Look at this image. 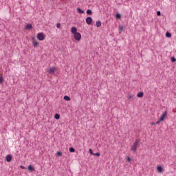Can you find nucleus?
Masks as SVG:
<instances>
[{
  "mask_svg": "<svg viewBox=\"0 0 176 176\" xmlns=\"http://www.w3.org/2000/svg\"><path fill=\"white\" fill-rule=\"evenodd\" d=\"M56 155H57V156H63V153H61V152H60V151H58V152L56 153Z\"/></svg>",
  "mask_w": 176,
  "mask_h": 176,
  "instance_id": "nucleus-22",
  "label": "nucleus"
},
{
  "mask_svg": "<svg viewBox=\"0 0 176 176\" xmlns=\"http://www.w3.org/2000/svg\"><path fill=\"white\" fill-rule=\"evenodd\" d=\"M127 98L128 100H131V98H133V96L131 95H128Z\"/></svg>",
  "mask_w": 176,
  "mask_h": 176,
  "instance_id": "nucleus-27",
  "label": "nucleus"
},
{
  "mask_svg": "<svg viewBox=\"0 0 176 176\" xmlns=\"http://www.w3.org/2000/svg\"><path fill=\"white\" fill-rule=\"evenodd\" d=\"M85 21L88 25H90L91 24V22L93 21V19H91V16H88L86 18Z\"/></svg>",
  "mask_w": 176,
  "mask_h": 176,
  "instance_id": "nucleus-5",
  "label": "nucleus"
},
{
  "mask_svg": "<svg viewBox=\"0 0 176 176\" xmlns=\"http://www.w3.org/2000/svg\"><path fill=\"white\" fill-rule=\"evenodd\" d=\"M89 153H90V155H94V153H93V150H91V148L89 149Z\"/></svg>",
  "mask_w": 176,
  "mask_h": 176,
  "instance_id": "nucleus-24",
  "label": "nucleus"
},
{
  "mask_svg": "<svg viewBox=\"0 0 176 176\" xmlns=\"http://www.w3.org/2000/svg\"><path fill=\"white\" fill-rule=\"evenodd\" d=\"M157 16H162V12L160 11H157Z\"/></svg>",
  "mask_w": 176,
  "mask_h": 176,
  "instance_id": "nucleus-25",
  "label": "nucleus"
},
{
  "mask_svg": "<svg viewBox=\"0 0 176 176\" xmlns=\"http://www.w3.org/2000/svg\"><path fill=\"white\" fill-rule=\"evenodd\" d=\"M137 97H138L139 98L144 97V92L141 91V92L138 93Z\"/></svg>",
  "mask_w": 176,
  "mask_h": 176,
  "instance_id": "nucleus-12",
  "label": "nucleus"
},
{
  "mask_svg": "<svg viewBox=\"0 0 176 176\" xmlns=\"http://www.w3.org/2000/svg\"><path fill=\"white\" fill-rule=\"evenodd\" d=\"M119 30L120 31H123V26H120Z\"/></svg>",
  "mask_w": 176,
  "mask_h": 176,
  "instance_id": "nucleus-30",
  "label": "nucleus"
},
{
  "mask_svg": "<svg viewBox=\"0 0 176 176\" xmlns=\"http://www.w3.org/2000/svg\"><path fill=\"white\" fill-rule=\"evenodd\" d=\"M63 99L65 100V101H71V98L68 96H65Z\"/></svg>",
  "mask_w": 176,
  "mask_h": 176,
  "instance_id": "nucleus-13",
  "label": "nucleus"
},
{
  "mask_svg": "<svg viewBox=\"0 0 176 176\" xmlns=\"http://www.w3.org/2000/svg\"><path fill=\"white\" fill-rule=\"evenodd\" d=\"M54 118L56 119V120H58V119H60V114L58 113L55 114Z\"/></svg>",
  "mask_w": 176,
  "mask_h": 176,
  "instance_id": "nucleus-16",
  "label": "nucleus"
},
{
  "mask_svg": "<svg viewBox=\"0 0 176 176\" xmlns=\"http://www.w3.org/2000/svg\"><path fill=\"white\" fill-rule=\"evenodd\" d=\"M120 17H122V16L120 15V14L117 13V14H116V19H120Z\"/></svg>",
  "mask_w": 176,
  "mask_h": 176,
  "instance_id": "nucleus-20",
  "label": "nucleus"
},
{
  "mask_svg": "<svg viewBox=\"0 0 176 176\" xmlns=\"http://www.w3.org/2000/svg\"><path fill=\"white\" fill-rule=\"evenodd\" d=\"M48 74L50 75H53L56 72V67H51L50 69L47 70Z\"/></svg>",
  "mask_w": 176,
  "mask_h": 176,
  "instance_id": "nucleus-4",
  "label": "nucleus"
},
{
  "mask_svg": "<svg viewBox=\"0 0 176 176\" xmlns=\"http://www.w3.org/2000/svg\"><path fill=\"white\" fill-rule=\"evenodd\" d=\"M154 124H156V122H152L151 126H154Z\"/></svg>",
  "mask_w": 176,
  "mask_h": 176,
  "instance_id": "nucleus-34",
  "label": "nucleus"
},
{
  "mask_svg": "<svg viewBox=\"0 0 176 176\" xmlns=\"http://www.w3.org/2000/svg\"><path fill=\"white\" fill-rule=\"evenodd\" d=\"M167 116V111H164V113L161 116L160 118V122H163L164 120V118Z\"/></svg>",
  "mask_w": 176,
  "mask_h": 176,
  "instance_id": "nucleus-6",
  "label": "nucleus"
},
{
  "mask_svg": "<svg viewBox=\"0 0 176 176\" xmlns=\"http://www.w3.org/2000/svg\"><path fill=\"white\" fill-rule=\"evenodd\" d=\"M170 60H171L172 63H175V61H176L175 57H172Z\"/></svg>",
  "mask_w": 176,
  "mask_h": 176,
  "instance_id": "nucleus-23",
  "label": "nucleus"
},
{
  "mask_svg": "<svg viewBox=\"0 0 176 176\" xmlns=\"http://www.w3.org/2000/svg\"><path fill=\"white\" fill-rule=\"evenodd\" d=\"M157 170L159 173H162L163 171V168L160 166L157 167Z\"/></svg>",
  "mask_w": 176,
  "mask_h": 176,
  "instance_id": "nucleus-14",
  "label": "nucleus"
},
{
  "mask_svg": "<svg viewBox=\"0 0 176 176\" xmlns=\"http://www.w3.org/2000/svg\"><path fill=\"white\" fill-rule=\"evenodd\" d=\"M74 36L76 41H80V39H82V34H80L79 32L74 34Z\"/></svg>",
  "mask_w": 176,
  "mask_h": 176,
  "instance_id": "nucleus-3",
  "label": "nucleus"
},
{
  "mask_svg": "<svg viewBox=\"0 0 176 176\" xmlns=\"http://www.w3.org/2000/svg\"><path fill=\"white\" fill-rule=\"evenodd\" d=\"M6 160L8 162H12V156L10 155H8L6 157Z\"/></svg>",
  "mask_w": 176,
  "mask_h": 176,
  "instance_id": "nucleus-8",
  "label": "nucleus"
},
{
  "mask_svg": "<svg viewBox=\"0 0 176 176\" xmlns=\"http://www.w3.org/2000/svg\"><path fill=\"white\" fill-rule=\"evenodd\" d=\"M28 170L29 171H35V168L32 166V165H29L28 166Z\"/></svg>",
  "mask_w": 176,
  "mask_h": 176,
  "instance_id": "nucleus-9",
  "label": "nucleus"
},
{
  "mask_svg": "<svg viewBox=\"0 0 176 176\" xmlns=\"http://www.w3.org/2000/svg\"><path fill=\"white\" fill-rule=\"evenodd\" d=\"M20 168H22V170H25V166H21Z\"/></svg>",
  "mask_w": 176,
  "mask_h": 176,
  "instance_id": "nucleus-31",
  "label": "nucleus"
},
{
  "mask_svg": "<svg viewBox=\"0 0 176 176\" xmlns=\"http://www.w3.org/2000/svg\"><path fill=\"white\" fill-rule=\"evenodd\" d=\"M126 160H127V162H130V161L131 160V158H130V157H128L126 158Z\"/></svg>",
  "mask_w": 176,
  "mask_h": 176,
  "instance_id": "nucleus-32",
  "label": "nucleus"
},
{
  "mask_svg": "<svg viewBox=\"0 0 176 176\" xmlns=\"http://www.w3.org/2000/svg\"><path fill=\"white\" fill-rule=\"evenodd\" d=\"M69 152H71V153H74V152H75V149L74 148V147H70L69 148Z\"/></svg>",
  "mask_w": 176,
  "mask_h": 176,
  "instance_id": "nucleus-17",
  "label": "nucleus"
},
{
  "mask_svg": "<svg viewBox=\"0 0 176 176\" xmlns=\"http://www.w3.org/2000/svg\"><path fill=\"white\" fill-rule=\"evenodd\" d=\"M96 27H100L101 25V21H97L96 23Z\"/></svg>",
  "mask_w": 176,
  "mask_h": 176,
  "instance_id": "nucleus-15",
  "label": "nucleus"
},
{
  "mask_svg": "<svg viewBox=\"0 0 176 176\" xmlns=\"http://www.w3.org/2000/svg\"><path fill=\"white\" fill-rule=\"evenodd\" d=\"M36 37L38 41H44L45 40V34H43V33H41V32L38 33Z\"/></svg>",
  "mask_w": 176,
  "mask_h": 176,
  "instance_id": "nucleus-2",
  "label": "nucleus"
},
{
  "mask_svg": "<svg viewBox=\"0 0 176 176\" xmlns=\"http://www.w3.org/2000/svg\"><path fill=\"white\" fill-rule=\"evenodd\" d=\"M0 83H3V78L0 77Z\"/></svg>",
  "mask_w": 176,
  "mask_h": 176,
  "instance_id": "nucleus-29",
  "label": "nucleus"
},
{
  "mask_svg": "<svg viewBox=\"0 0 176 176\" xmlns=\"http://www.w3.org/2000/svg\"><path fill=\"white\" fill-rule=\"evenodd\" d=\"M140 139H138L135 140V142L133 143V146H131V151L135 153L137 152V148H138V146L140 145Z\"/></svg>",
  "mask_w": 176,
  "mask_h": 176,
  "instance_id": "nucleus-1",
  "label": "nucleus"
},
{
  "mask_svg": "<svg viewBox=\"0 0 176 176\" xmlns=\"http://www.w3.org/2000/svg\"><path fill=\"white\" fill-rule=\"evenodd\" d=\"M166 38H171V34L168 32L166 33Z\"/></svg>",
  "mask_w": 176,
  "mask_h": 176,
  "instance_id": "nucleus-18",
  "label": "nucleus"
},
{
  "mask_svg": "<svg viewBox=\"0 0 176 176\" xmlns=\"http://www.w3.org/2000/svg\"><path fill=\"white\" fill-rule=\"evenodd\" d=\"M32 25L31 24H26L25 27V30H32Z\"/></svg>",
  "mask_w": 176,
  "mask_h": 176,
  "instance_id": "nucleus-10",
  "label": "nucleus"
},
{
  "mask_svg": "<svg viewBox=\"0 0 176 176\" xmlns=\"http://www.w3.org/2000/svg\"><path fill=\"white\" fill-rule=\"evenodd\" d=\"M56 28H61V23H57L56 24Z\"/></svg>",
  "mask_w": 176,
  "mask_h": 176,
  "instance_id": "nucleus-26",
  "label": "nucleus"
},
{
  "mask_svg": "<svg viewBox=\"0 0 176 176\" xmlns=\"http://www.w3.org/2000/svg\"><path fill=\"white\" fill-rule=\"evenodd\" d=\"M100 153H94L93 154L94 156H100Z\"/></svg>",
  "mask_w": 176,
  "mask_h": 176,
  "instance_id": "nucleus-28",
  "label": "nucleus"
},
{
  "mask_svg": "<svg viewBox=\"0 0 176 176\" xmlns=\"http://www.w3.org/2000/svg\"><path fill=\"white\" fill-rule=\"evenodd\" d=\"M93 12L91 11V10H87V14L91 15L92 14Z\"/></svg>",
  "mask_w": 176,
  "mask_h": 176,
  "instance_id": "nucleus-19",
  "label": "nucleus"
},
{
  "mask_svg": "<svg viewBox=\"0 0 176 176\" xmlns=\"http://www.w3.org/2000/svg\"><path fill=\"white\" fill-rule=\"evenodd\" d=\"M160 120H159L158 121H157L156 122H155V124H159V123H160Z\"/></svg>",
  "mask_w": 176,
  "mask_h": 176,
  "instance_id": "nucleus-33",
  "label": "nucleus"
},
{
  "mask_svg": "<svg viewBox=\"0 0 176 176\" xmlns=\"http://www.w3.org/2000/svg\"><path fill=\"white\" fill-rule=\"evenodd\" d=\"M77 12L80 14H83V13H85V11H83L82 9H80V8H77Z\"/></svg>",
  "mask_w": 176,
  "mask_h": 176,
  "instance_id": "nucleus-11",
  "label": "nucleus"
},
{
  "mask_svg": "<svg viewBox=\"0 0 176 176\" xmlns=\"http://www.w3.org/2000/svg\"><path fill=\"white\" fill-rule=\"evenodd\" d=\"M71 32H72V34H74V35H75V34L78 33V29L76 28V27H72L71 29Z\"/></svg>",
  "mask_w": 176,
  "mask_h": 176,
  "instance_id": "nucleus-7",
  "label": "nucleus"
},
{
  "mask_svg": "<svg viewBox=\"0 0 176 176\" xmlns=\"http://www.w3.org/2000/svg\"><path fill=\"white\" fill-rule=\"evenodd\" d=\"M33 46H34V47H36V46H38V42L34 41L33 42Z\"/></svg>",
  "mask_w": 176,
  "mask_h": 176,
  "instance_id": "nucleus-21",
  "label": "nucleus"
}]
</instances>
